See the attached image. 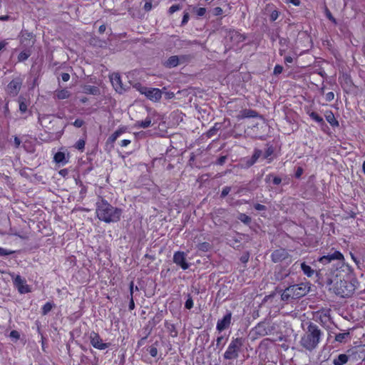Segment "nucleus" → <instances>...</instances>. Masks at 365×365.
<instances>
[{
    "mask_svg": "<svg viewBox=\"0 0 365 365\" xmlns=\"http://www.w3.org/2000/svg\"><path fill=\"white\" fill-rule=\"evenodd\" d=\"M151 356L155 357L158 355V349L156 346L152 345L148 349Z\"/></svg>",
    "mask_w": 365,
    "mask_h": 365,
    "instance_id": "obj_45",
    "label": "nucleus"
},
{
    "mask_svg": "<svg viewBox=\"0 0 365 365\" xmlns=\"http://www.w3.org/2000/svg\"><path fill=\"white\" fill-rule=\"evenodd\" d=\"M249 259H250V253L249 252H246L245 253H244L241 257H240V261L244 263V264H246L248 261H249Z\"/></svg>",
    "mask_w": 365,
    "mask_h": 365,
    "instance_id": "obj_50",
    "label": "nucleus"
},
{
    "mask_svg": "<svg viewBox=\"0 0 365 365\" xmlns=\"http://www.w3.org/2000/svg\"><path fill=\"white\" fill-rule=\"evenodd\" d=\"M53 160L55 163L58 164L66 165L68 163V160H66L65 153L63 152H57L53 157Z\"/></svg>",
    "mask_w": 365,
    "mask_h": 365,
    "instance_id": "obj_27",
    "label": "nucleus"
},
{
    "mask_svg": "<svg viewBox=\"0 0 365 365\" xmlns=\"http://www.w3.org/2000/svg\"><path fill=\"white\" fill-rule=\"evenodd\" d=\"M84 121L82 119H76L75 121L73 123V125L76 128H81L83 125Z\"/></svg>",
    "mask_w": 365,
    "mask_h": 365,
    "instance_id": "obj_54",
    "label": "nucleus"
},
{
    "mask_svg": "<svg viewBox=\"0 0 365 365\" xmlns=\"http://www.w3.org/2000/svg\"><path fill=\"white\" fill-rule=\"evenodd\" d=\"M297 59V57L294 58L291 56H284V62L287 66H289V64L292 63Z\"/></svg>",
    "mask_w": 365,
    "mask_h": 365,
    "instance_id": "obj_44",
    "label": "nucleus"
},
{
    "mask_svg": "<svg viewBox=\"0 0 365 365\" xmlns=\"http://www.w3.org/2000/svg\"><path fill=\"white\" fill-rule=\"evenodd\" d=\"M10 337L16 341L20 338V334L17 331L13 330L10 332Z\"/></svg>",
    "mask_w": 365,
    "mask_h": 365,
    "instance_id": "obj_51",
    "label": "nucleus"
},
{
    "mask_svg": "<svg viewBox=\"0 0 365 365\" xmlns=\"http://www.w3.org/2000/svg\"><path fill=\"white\" fill-rule=\"evenodd\" d=\"M309 116L315 122H317L319 125L324 126L326 125V123L322 116H320L317 112L311 111L307 113Z\"/></svg>",
    "mask_w": 365,
    "mask_h": 365,
    "instance_id": "obj_25",
    "label": "nucleus"
},
{
    "mask_svg": "<svg viewBox=\"0 0 365 365\" xmlns=\"http://www.w3.org/2000/svg\"><path fill=\"white\" fill-rule=\"evenodd\" d=\"M274 148L272 145H269L263 154V158L267 160V163H270L274 160Z\"/></svg>",
    "mask_w": 365,
    "mask_h": 365,
    "instance_id": "obj_23",
    "label": "nucleus"
},
{
    "mask_svg": "<svg viewBox=\"0 0 365 365\" xmlns=\"http://www.w3.org/2000/svg\"><path fill=\"white\" fill-rule=\"evenodd\" d=\"M86 141L83 139H79L74 145V148L78 150L83 151L85 148Z\"/></svg>",
    "mask_w": 365,
    "mask_h": 365,
    "instance_id": "obj_38",
    "label": "nucleus"
},
{
    "mask_svg": "<svg viewBox=\"0 0 365 365\" xmlns=\"http://www.w3.org/2000/svg\"><path fill=\"white\" fill-rule=\"evenodd\" d=\"M173 262L184 270L189 268L190 265L186 260V255L184 252H175L173 255Z\"/></svg>",
    "mask_w": 365,
    "mask_h": 365,
    "instance_id": "obj_12",
    "label": "nucleus"
},
{
    "mask_svg": "<svg viewBox=\"0 0 365 365\" xmlns=\"http://www.w3.org/2000/svg\"><path fill=\"white\" fill-rule=\"evenodd\" d=\"M279 14H280V12L277 10V9H274L273 10L270 15H269V20L270 21H275L279 16Z\"/></svg>",
    "mask_w": 365,
    "mask_h": 365,
    "instance_id": "obj_41",
    "label": "nucleus"
},
{
    "mask_svg": "<svg viewBox=\"0 0 365 365\" xmlns=\"http://www.w3.org/2000/svg\"><path fill=\"white\" fill-rule=\"evenodd\" d=\"M89 339L92 346L98 350H104L110 346V343L103 342L100 334L94 331L91 332Z\"/></svg>",
    "mask_w": 365,
    "mask_h": 365,
    "instance_id": "obj_8",
    "label": "nucleus"
},
{
    "mask_svg": "<svg viewBox=\"0 0 365 365\" xmlns=\"http://www.w3.org/2000/svg\"><path fill=\"white\" fill-rule=\"evenodd\" d=\"M302 173H303V169H302V168L299 167V168L297 169V170H296V173H295V177H296L297 178H299L302 176Z\"/></svg>",
    "mask_w": 365,
    "mask_h": 365,
    "instance_id": "obj_60",
    "label": "nucleus"
},
{
    "mask_svg": "<svg viewBox=\"0 0 365 365\" xmlns=\"http://www.w3.org/2000/svg\"><path fill=\"white\" fill-rule=\"evenodd\" d=\"M344 255L338 250H334L332 253H329L327 255H324L319 259V262L326 264L331 262L332 260H344Z\"/></svg>",
    "mask_w": 365,
    "mask_h": 365,
    "instance_id": "obj_11",
    "label": "nucleus"
},
{
    "mask_svg": "<svg viewBox=\"0 0 365 365\" xmlns=\"http://www.w3.org/2000/svg\"><path fill=\"white\" fill-rule=\"evenodd\" d=\"M14 285L21 294H23V280L20 275H17L14 280Z\"/></svg>",
    "mask_w": 365,
    "mask_h": 365,
    "instance_id": "obj_33",
    "label": "nucleus"
},
{
    "mask_svg": "<svg viewBox=\"0 0 365 365\" xmlns=\"http://www.w3.org/2000/svg\"><path fill=\"white\" fill-rule=\"evenodd\" d=\"M307 285L304 284H298L289 286L286 288L282 294V300H289L299 299L307 293Z\"/></svg>",
    "mask_w": 365,
    "mask_h": 365,
    "instance_id": "obj_5",
    "label": "nucleus"
},
{
    "mask_svg": "<svg viewBox=\"0 0 365 365\" xmlns=\"http://www.w3.org/2000/svg\"><path fill=\"white\" fill-rule=\"evenodd\" d=\"M125 132V128H119L118 130H116L113 133H112L109 136L108 141L110 143H114L118 139V138Z\"/></svg>",
    "mask_w": 365,
    "mask_h": 365,
    "instance_id": "obj_29",
    "label": "nucleus"
},
{
    "mask_svg": "<svg viewBox=\"0 0 365 365\" xmlns=\"http://www.w3.org/2000/svg\"><path fill=\"white\" fill-rule=\"evenodd\" d=\"M227 244L235 249L243 248L247 247V243L250 240V237L247 235L241 234L232 230V233L226 238Z\"/></svg>",
    "mask_w": 365,
    "mask_h": 365,
    "instance_id": "obj_6",
    "label": "nucleus"
},
{
    "mask_svg": "<svg viewBox=\"0 0 365 365\" xmlns=\"http://www.w3.org/2000/svg\"><path fill=\"white\" fill-rule=\"evenodd\" d=\"M258 117V113L252 109H243L240 111V114L238 117L239 119L244 118H255Z\"/></svg>",
    "mask_w": 365,
    "mask_h": 365,
    "instance_id": "obj_18",
    "label": "nucleus"
},
{
    "mask_svg": "<svg viewBox=\"0 0 365 365\" xmlns=\"http://www.w3.org/2000/svg\"><path fill=\"white\" fill-rule=\"evenodd\" d=\"M179 65L178 56H171L164 63L163 66L165 68H172Z\"/></svg>",
    "mask_w": 365,
    "mask_h": 365,
    "instance_id": "obj_19",
    "label": "nucleus"
},
{
    "mask_svg": "<svg viewBox=\"0 0 365 365\" xmlns=\"http://www.w3.org/2000/svg\"><path fill=\"white\" fill-rule=\"evenodd\" d=\"M262 155V151L259 148H255L252 157L250 158L245 159V163L246 167L250 168L252 165H254Z\"/></svg>",
    "mask_w": 365,
    "mask_h": 365,
    "instance_id": "obj_14",
    "label": "nucleus"
},
{
    "mask_svg": "<svg viewBox=\"0 0 365 365\" xmlns=\"http://www.w3.org/2000/svg\"><path fill=\"white\" fill-rule=\"evenodd\" d=\"M152 124V119L148 116L145 120L136 121L135 126L138 128H147Z\"/></svg>",
    "mask_w": 365,
    "mask_h": 365,
    "instance_id": "obj_26",
    "label": "nucleus"
},
{
    "mask_svg": "<svg viewBox=\"0 0 365 365\" xmlns=\"http://www.w3.org/2000/svg\"><path fill=\"white\" fill-rule=\"evenodd\" d=\"M349 361V356L345 354H339L333 360L334 365H344Z\"/></svg>",
    "mask_w": 365,
    "mask_h": 365,
    "instance_id": "obj_28",
    "label": "nucleus"
},
{
    "mask_svg": "<svg viewBox=\"0 0 365 365\" xmlns=\"http://www.w3.org/2000/svg\"><path fill=\"white\" fill-rule=\"evenodd\" d=\"M289 257V252L286 249L280 248L275 250L271 255L272 262L274 263L282 262Z\"/></svg>",
    "mask_w": 365,
    "mask_h": 365,
    "instance_id": "obj_13",
    "label": "nucleus"
},
{
    "mask_svg": "<svg viewBox=\"0 0 365 365\" xmlns=\"http://www.w3.org/2000/svg\"><path fill=\"white\" fill-rule=\"evenodd\" d=\"M334 98V93L332 91L328 92L325 96V99L327 102H331Z\"/></svg>",
    "mask_w": 365,
    "mask_h": 365,
    "instance_id": "obj_55",
    "label": "nucleus"
},
{
    "mask_svg": "<svg viewBox=\"0 0 365 365\" xmlns=\"http://www.w3.org/2000/svg\"><path fill=\"white\" fill-rule=\"evenodd\" d=\"M300 267L304 274L308 277H311L314 274V269L311 266L306 264V262H301Z\"/></svg>",
    "mask_w": 365,
    "mask_h": 365,
    "instance_id": "obj_22",
    "label": "nucleus"
},
{
    "mask_svg": "<svg viewBox=\"0 0 365 365\" xmlns=\"http://www.w3.org/2000/svg\"><path fill=\"white\" fill-rule=\"evenodd\" d=\"M13 252L8 251L4 248L0 247V256H6L11 254Z\"/></svg>",
    "mask_w": 365,
    "mask_h": 365,
    "instance_id": "obj_58",
    "label": "nucleus"
},
{
    "mask_svg": "<svg viewBox=\"0 0 365 365\" xmlns=\"http://www.w3.org/2000/svg\"><path fill=\"white\" fill-rule=\"evenodd\" d=\"M56 96L58 99L63 100L66 99L70 96V93L66 88L58 90L56 93Z\"/></svg>",
    "mask_w": 365,
    "mask_h": 365,
    "instance_id": "obj_31",
    "label": "nucleus"
},
{
    "mask_svg": "<svg viewBox=\"0 0 365 365\" xmlns=\"http://www.w3.org/2000/svg\"><path fill=\"white\" fill-rule=\"evenodd\" d=\"M181 9V6L179 5V4H173L172 5L169 9H168V14H173V13H175V11L180 10Z\"/></svg>",
    "mask_w": 365,
    "mask_h": 365,
    "instance_id": "obj_46",
    "label": "nucleus"
},
{
    "mask_svg": "<svg viewBox=\"0 0 365 365\" xmlns=\"http://www.w3.org/2000/svg\"><path fill=\"white\" fill-rule=\"evenodd\" d=\"M322 336V332L318 326L310 323L307 331L301 338L300 344L307 350L312 351L319 344Z\"/></svg>",
    "mask_w": 365,
    "mask_h": 365,
    "instance_id": "obj_2",
    "label": "nucleus"
},
{
    "mask_svg": "<svg viewBox=\"0 0 365 365\" xmlns=\"http://www.w3.org/2000/svg\"><path fill=\"white\" fill-rule=\"evenodd\" d=\"M244 343L245 339L242 337L232 338L223 354L224 359L226 360L237 359L239 356V353L244 346Z\"/></svg>",
    "mask_w": 365,
    "mask_h": 365,
    "instance_id": "obj_3",
    "label": "nucleus"
},
{
    "mask_svg": "<svg viewBox=\"0 0 365 365\" xmlns=\"http://www.w3.org/2000/svg\"><path fill=\"white\" fill-rule=\"evenodd\" d=\"M110 81L115 90L118 92H121L123 86L120 75L118 73H113L110 76Z\"/></svg>",
    "mask_w": 365,
    "mask_h": 365,
    "instance_id": "obj_16",
    "label": "nucleus"
},
{
    "mask_svg": "<svg viewBox=\"0 0 365 365\" xmlns=\"http://www.w3.org/2000/svg\"><path fill=\"white\" fill-rule=\"evenodd\" d=\"M179 64L187 63L190 61L192 57L190 55H181L178 56Z\"/></svg>",
    "mask_w": 365,
    "mask_h": 365,
    "instance_id": "obj_39",
    "label": "nucleus"
},
{
    "mask_svg": "<svg viewBox=\"0 0 365 365\" xmlns=\"http://www.w3.org/2000/svg\"><path fill=\"white\" fill-rule=\"evenodd\" d=\"M61 79L64 82H67L70 79V75L68 73H63L61 75Z\"/></svg>",
    "mask_w": 365,
    "mask_h": 365,
    "instance_id": "obj_59",
    "label": "nucleus"
},
{
    "mask_svg": "<svg viewBox=\"0 0 365 365\" xmlns=\"http://www.w3.org/2000/svg\"><path fill=\"white\" fill-rule=\"evenodd\" d=\"M333 289L337 295L341 297H349L354 293L356 286L350 281L339 279L334 283Z\"/></svg>",
    "mask_w": 365,
    "mask_h": 365,
    "instance_id": "obj_4",
    "label": "nucleus"
},
{
    "mask_svg": "<svg viewBox=\"0 0 365 365\" xmlns=\"http://www.w3.org/2000/svg\"><path fill=\"white\" fill-rule=\"evenodd\" d=\"M96 214L100 220L106 222H118L121 216L120 209L113 207L106 200L97 202Z\"/></svg>",
    "mask_w": 365,
    "mask_h": 365,
    "instance_id": "obj_1",
    "label": "nucleus"
},
{
    "mask_svg": "<svg viewBox=\"0 0 365 365\" xmlns=\"http://www.w3.org/2000/svg\"><path fill=\"white\" fill-rule=\"evenodd\" d=\"M212 12L214 16H221L223 14V10L221 7L217 6L212 9Z\"/></svg>",
    "mask_w": 365,
    "mask_h": 365,
    "instance_id": "obj_47",
    "label": "nucleus"
},
{
    "mask_svg": "<svg viewBox=\"0 0 365 365\" xmlns=\"http://www.w3.org/2000/svg\"><path fill=\"white\" fill-rule=\"evenodd\" d=\"M226 159H227L226 155L220 156L217 160V164L220 165H222L225 163Z\"/></svg>",
    "mask_w": 365,
    "mask_h": 365,
    "instance_id": "obj_57",
    "label": "nucleus"
},
{
    "mask_svg": "<svg viewBox=\"0 0 365 365\" xmlns=\"http://www.w3.org/2000/svg\"><path fill=\"white\" fill-rule=\"evenodd\" d=\"M43 212L42 210H38L35 214L32 215V218H29L28 226L29 228H32V227L35 228H46L47 225L46 222H43L40 220Z\"/></svg>",
    "mask_w": 365,
    "mask_h": 365,
    "instance_id": "obj_9",
    "label": "nucleus"
},
{
    "mask_svg": "<svg viewBox=\"0 0 365 365\" xmlns=\"http://www.w3.org/2000/svg\"><path fill=\"white\" fill-rule=\"evenodd\" d=\"M223 339H224L223 336H217V339H216V346H217V347H220V349H222V347H223V346L225 344H223L222 345H221L222 341Z\"/></svg>",
    "mask_w": 365,
    "mask_h": 365,
    "instance_id": "obj_56",
    "label": "nucleus"
},
{
    "mask_svg": "<svg viewBox=\"0 0 365 365\" xmlns=\"http://www.w3.org/2000/svg\"><path fill=\"white\" fill-rule=\"evenodd\" d=\"M190 19V15L187 12H185L181 21V26H184L187 24Z\"/></svg>",
    "mask_w": 365,
    "mask_h": 365,
    "instance_id": "obj_53",
    "label": "nucleus"
},
{
    "mask_svg": "<svg viewBox=\"0 0 365 365\" xmlns=\"http://www.w3.org/2000/svg\"><path fill=\"white\" fill-rule=\"evenodd\" d=\"M129 310H133L135 308V303L133 300V297L132 298H130L129 305H128Z\"/></svg>",
    "mask_w": 365,
    "mask_h": 365,
    "instance_id": "obj_62",
    "label": "nucleus"
},
{
    "mask_svg": "<svg viewBox=\"0 0 365 365\" xmlns=\"http://www.w3.org/2000/svg\"><path fill=\"white\" fill-rule=\"evenodd\" d=\"M55 307L53 302H47L42 307H41V314L42 315L48 314L51 309Z\"/></svg>",
    "mask_w": 365,
    "mask_h": 365,
    "instance_id": "obj_32",
    "label": "nucleus"
},
{
    "mask_svg": "<svg viewBox=\"0 0 365 365\" xmlns=\"http://www.w3.org/2000/svg\"><path fill=\"white\" fill-rule=\"evenodd\" d=\"M220 127L221 125L220 123H215V125L212 128H210L207 131V136L210 138L215 135L217 133V130L220 128Z\"/></svg>",
    "mask_w": 365,
    "mask_h": 365,
    "instance_id": "obj_36",
    "label": "nucleus"
},
{
    "mask_svg": "<svg viewBox=\"0 0 365 365\" xmlns=\"http://www.w3.org/2000/svg\"><path fill=\"white\" fill-rule=\"evenodd\" d=\"M230 190H231L230 187L226 186V187H223V189H222V190L221 192L220 197L222 198H224L225 197H226L229 194Z\"/></svg>",
    "mask_w": 365,
    "mask_h": 365,
    "instance_id": "obj_52",
    "label": "nucleus"
},
{
    "mask_svg": "<svg viewBox=\"0 0 365 365\" xmlns=\"http://www.w3.org/2000/svg\"><path fill=\"white\" fill-rule=\"evenodd\" d=\"M197 247L198 250H200V251L208 252L212 248V245L210 243H209L207 242H203L199 243L197 245Z\"/></svg>",
    "mask_w": 365,
    "mask_h": 365,
    "instance_id": "obj_34",
    "label": "nucleus"
},
{
    "mask_svg": "<svg viewBox=\"0 0 365 365\" xmlns=\"http://www.w3.org/2000/svg\"><path fill=\"white\" fill-rule=\"evenodd\" d=\"M262 155V151L259 148H255L252 157L250 158L245 159V163L246 167L250 168L252 165H254Z\"/></svg>",
    "mask_w": 365,
    "mask_h": 365,
    "instance_id": "obj_15",
    "label": "nucleus"
},
{
    "mask_svg": "<svg viewBox=\"0 0 365 365\" xmlns=\"http://www.w3.org/2000/svg\"><path fill=\"white\" fill-rule=\"evenodd\" d=\"M20 88L21 83H19L16 81H11L7 87L8 92L13 96H16L17 94L18 91H19Z\"/></svg>",
    "mask_w": 365,
    "mask_h": 365,
    "instance_id": "obj_20",
    "label": "nucleus"
},
{
    "mask_svg": "<svg viewBox=\"0 0 365 365\" xmlns=\"http://www.w3.org/2000/svg\"><path fill=\"white\" fill-rule=\"evenodd\" d=\"M237 219L245 225H248L251 222V217L245 213H240Z\"/></svg>",
    "mask_w": 365,
    "mask_h": 365,
    "instance_id": "obj_35",
    "label": "nucleus"
},
{
    "mask_svg": "<svg viewBox=\"0 0 365 365\" xmlns=\"http://www.w3.org/2000/svg\"><path fill=\"white\" fill-rule=\"evenodd\" d=\"M324 117L331 127L335 128L339 125V121L336 119L332 110H326L324 113Z\"/></svg>",
    "mask_w": 365,
    "mask_h": 365,
    "instance_id": "obj_17",
    "label": "nucleus"
},
{
    "mask_svg": "<svg viewBox=\"0 0 365 365\" xmlns=\"http://www.w3.org/2000/svg\"><path fill=\"white\" fill-rule=\"evenodd\" d=\"M287 3H290L294 6H299L301 4L299 0H287Z\"/></svg>",
    "mask_w": 365,
    "mask_h": 365,
    "instance_id": "obj_64",
    "label": "nucleus"
},
{
    "mask_svg": "<svg viewBox=\"0 0 365 365\" xmlns=\"http://www.w3.org/2000/svg\"><path fill=\"white\" fill-rule=\"evenodd\" d=\"M152 9V3L150 1H147L145 3L144 9L147 11H150Z\"/></svg>",
    "mask_w": 365,
    "mask_h": 365,
    "instance_id": "obj_63",
    "label": "nucleus"
},
{
    "mask_svg": "<svg viewBox=\"0 0 365 365\" xmlns=\"http://www.w3.org/2000/svg\"><path fill=\"white\" fill-rule=\"evenodd\" d=\"M139 91L141 94L145 95L148 99L153 102H158L162 98V91L159 88L142 86Z\"/></svg>",
    "mask_w": 365,
    "mask_h": 365,
    "instance_id": "obj_7",
    "label": "nucleus"
},
{
    "mask_svg": "<svg viewBox=\"0 0 365 365\" xmlns=\"http://www.w3.org/2000/svg\"><path fill=\"white\" fill-rule=\"evenodd\" d=\"M271 178H272V183L275 185H278L282 182L281 178H279L278 176H274L272 174H269L268 175H267L266 180L267 181V180H270Z\"/></svg>",
    "mask_w": 365,
    "mask_h": 365,
    "instance_id": "obj_37",
    "label": "nucleus"
},
{
    "mask_svg": "<svg viewBox=\"0 0 365 365\" xmlns=\"http://www.w3.org/2000/svg\"><path fill=\"white\" fill-rule=\"evenodd\" d=\"M130 140L128 139L122 140L120 145L121 147H126L130 143Z\"/></svg>",
    "mask_w": 365,
    "mask_h": 365,
    "instance_id": "obj_61",
    "label": "nucleus"
},
{
    "mask_svg": "<svg viewBox=\"0 0 365 365\" xmlns=\"http://www.w3.org/2000/svg\"><path fill=\"white\" fill-rule=\"evenodd\" d=\"M253 207L257 211H266L267 207L259 203H255L253 205Z\"/></svg>",
    "mask_w": 365,
    "mask_h": 365,
    "instance_id": "obj_49",
    "label": "nucleus"
},
{
    "mask_svg": "<svg viewBox=\"0 0 365 365\" xmlns=\"http://www.w3.org/2000/svg\"><path fill=\"white\" fill-rule=\"evenodd\" d=\"M83 92L86 94L97 96L100 94V89L95 86L85 85L83 86Z\"/></svg>",
    "mask_w": 365,
    "mask_h": 365,
    "instance_id": "obj_21",
    "label": "nucleus"
},
{
    "mask_svg": "<svg viewBox=\"0 0 365 365\" xmlns=\"http://www.w3.org/2000/svg\"><path fill=\"white\" fill-rule=\"evenodd\" d=\"M194 302L190 294H188V297L185 303V307L187 309H191L193 307Z\"/></svg>",
    "mask_w": 365,
    "mask_h": 365,
    "instance_id": "obj_40",
    "label": "nucleus"
},
{
    "mask_svg": "<svg viewBox=\"0 0 365 365\" xmlns=\"http://www.w3.org/2000/svg\"><path fill=\"white\" fill-rule=\"evenodd\" d=\"M232 312L230 311H227L222 319H218L216 325V329L218 332L220 333L230 327L232 323Z\"/></svg>",
    "mask_w": 365,
    "mask_h": 365,
    "instance_id": "obj_10",
    "label": "nucleus"
},
{
    "mask_svg": "<svg viewBox=\"0 0 365 365\" xmlns=\"http://www.w3.org/2000/svg\"><path fill=\"white\" fill-rule=\"evenodd\" d=\"M194 11L197 16H203L207 11L206 9L204 7L195 8Z\"/></svg>",
    "mask_w": 365,
    "mask_h": 365,
    "instance_id": "obj_43",
    "label": "nucleus"
},
{
    "mask_svg": "<svg viewBox=\"0 0 365 365\" xmlns=\"http://www.w3.org/2000/svg\"><path fill=\"white\" fill-rule=\"evenodd\" d=\"M165 327L169 333L170 336L175 338L178 336V332L174 324L170 323L168 321L165 322Z\"/></svg>",
    "mask_w": 365,
    "mask_h": 365,
    "instance_id": "obj_24",
    "label": "nucleus"
},
{
    "mask_svg": "<svg viewBox=\"0 0 365 365\" xmlns=\"http://www.w3.org/2000/svg\"><path fill=\"white\" fill-rule=\"evenodd\" d=\"M282 71H283L282 66H281L279 64L275 65V66L274 68V71H273V73L274 75L281 74L282 73Z\"/></svg>",
    "mask_w": 365,
    "mask_h": 365,
    "instance_id": "obj_48",
    "label": "nucleus"
},
{
    "mask_svg": "<svg viewBox=\"0 0 365 365\" xmlns=\"http://www.w3.org/2000/svg\"><path fill=\"white\" fill-rule=\"evenodd\" d=\"M347 338H350L349 331H346L344 333H339L335 336V341L339 343L345 342Z\"/></svg>",
    "mask_w": 365,
    "mask_h": 365,
    "instance_id": "obj_30",
    "label": "nucleus"
},
{
    "mask_svg": "<svg viewBox=\"0 0 365 365\" xmlns=\"http://www.w3.org/2000/svg\"><path fill=\"white\" fill-rule=\"evenodd\" d=\"M325 14L329 20H330L334 24H336V19L333 16V15L331 14V13L330 12L327 7L325 8Z\"/></svg>",
    "mask_w": 365,
    "mask_h": 365,
    "instance_id": "obj_42",
    "label": "nucleus"
}]
</instances>
